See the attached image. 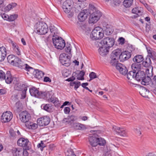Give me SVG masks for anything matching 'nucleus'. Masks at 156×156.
Here are the masks:
<instances>
[{
  "label": "nucleus",
  "mask_w": 156,
  "mask_h": 156,
  "mask_svg": "<svg viewBox=\"0 0 156 156\" xmlns=\"http://www.w3.org/2000/svg\"><path fill=\"white\" fill-rule=\"evenodd\" d=\"M140 94L141 95L145 98H148V95L149 93V90L145 87H142L139 91Z\"/></svg>",
  "instance_id": "393cba45"
},
{
  "label": "nucleus",
  "mask_w": 156,
  "mask_h": 156,
  "mask_svg": "<svg viewBox=\"0 0 156 156\" xmlns=\"http://www.w3.org/2000/svg\"><path fill=\"white\" fill-rule=\"evenodd\" d=\"M141 10V8L139 7H136L132 9V13L136 14L133 16L134 18H137L142 15Z\"/></svg>",
  "instance_id": "412c9836"
},
{
  "label": "nucleus",
  "mask_w": 156,
  "mask_h": 156,
  "mask_svg": "<svg viewBox=\"0 0 156 156\" xmlns=\"http://www.w3.org/2000/svg\"><path fill=\"white\" fill-rule=\"evenodd\" d=\"M85 72L83 70L81 71L77 75V79L79 80H83Z\"/></svg>",
  "instance_id": "49530a36"
},
{
  "label": "nucleus",
  "mask_w": 156,
  "mask_h": 156,
  "mask_svg": "<svg viewBox=\"0 0 156 156\" xmlns=\"http://www.w3.org/2000/svg\"><path fill=\"white\" fill-rule=\"evenodd\" d=\"M122 69L119 71V72L123 75H126L128 72V70L126 67L124 65Z\"/></svg>",
  "instance_id": "8fccbe9b"
},
{
  "label": "nucleus",
  "mask_w": 156,
  "mask_h": 156,
  "mask_svg": "<svg viewBox=\"0 0 156 156\" xmlns=\"http://www.w3.org/2000/svg\"><path fill=\"white\" fill-rule=\"evenodd\" d=\"M22 105L19 101L16 102L15 105L14 107L16 111L17 112H19L21 111V108Z\"/></svg>",
  "instance_id": "a18cd8bd"
},
{
  "label": "nucleus",
  "mask_w": 156,
  "mask_h": 156,
  "mask_svg": "<svg viewBox=\"0 0 156 156\" xmlns=\"http://www.w3.org/2000/svg\"><path fill=\"white\" fill-rule=\"evenodd\" d=\"M145 74L144 71H139L136 73L135 76V79L138 81H141L145 77Z\"/></svg>",
  "instance_id": "aec40b11"
},
{
  "label": "nucleus",
  "mask_w": 156,
  "mask_h": 156,
  "mask_svg": "<svg viewBox=\"0 0 156 156\" xmlns=\"http://www.w3.org/2000/svg\"><path fill=\"white\" fill-rule=\"evenodd\" d=\"M33 75L36 78L38 79H40L43 76L44 73L41 71H39L38 69L35 70L33 73Z\"/></svg>",
  "instance_id": "2f4dec72"
},
{
  "label": "nucleus",
  "mask_w": 156,
  "mask_h": 156,
  "mask_svg": "<svg viewBox=\"0 0 156 156\" xmlns=\"http://www.w3.org/2000/svg\"><path fill=\"white\" fill-rule=\"evenodd\" d=\"M13 78L12 77L9 71H8L5 74V79L6 83L7 84H10L12 83Z\"/></svg>",
  "instance_id": "cd10ccee"
},
{
  "label": "nucleus",
  "mask_w": 156,
  "mask_h": 156,
  "mask_svg": "<svg viewBox=\"0 0 156 156\" xmlns=\"http://www.w3.org/2000/svg\"><path fill=\"white\" fill-rule=\"evenodd\" d=\"M89 141L90 144L93 147H95L98 145L97 138L94 136H90L89 138Z\"/></svg>",
  "instance_id": "bb28decb"
},
{
  "label": "nucleus",
  "mask_w": 156,
  "mask_h": 156,
  "mask_svg": "<svg viewBox=\"0 0 156 156\" xmlns=\"http://www.w3.org/2000/svg\"><path fill=\"white\" fill-rule=\"evenodd\" d=\"M13 52L18 55H21V52L19 46L13 50Z\"/></svg>",
  "instance_id": "052dcab7"
},
{
  "label": "nucleus",
  "mask_w": 156,
  "mask_h": 156,
  "mask_svg": "<svg viewBox=\"0 0 156 156\" xmlns=\"http://www.w3.org/2000/svg\"><path fill=\"white\" fill-rule=\"evenodd\" d=\"M100 19V18L96 16H94V15L90 14V17L89 18V22L90 23H96Z\"/></svg>",
  "instance_id": "473e14b6"
},
{
  "label": "nucleus",
  "mask_w": 156,
  "mask_h": 156,
  "mask_svg": "<svg viewBox=\"0 0 156 156\" xmlns=\"http://www.w3.org/2000/svg\"><path fill=\"white\" fill-rule=\"evenodd\" d=\"M133 60L134 62H136L137 63H139L144 60V58L142 55H138L134 56Z\"/></svg>",
  "instance_id": "72a5a7b5"
},
{
  "label": "nucleus",
  "mask_w": 156,
  "mask_h": 156,
  "mask_svg": "<svg viewBox=\"0 0 156 156\" xmlns=\"http://www.w3.org/2000/svg\"><path fill=\"white\" fill-rule=\"evenodd\" d=\"M20 118L21 121L25 123H27L30 120L31 116L26 111H23L20 114Z\"/></svg>",
  "instance_id": "9d476101"
},
{
  "label": "nucleus",
  "mask_w": 156,
  "mask_h": 156,
  "mask_svg": "<svg viewBox=\"0 0 156 156\" xmlns=\"http://www.w3.org/2000/svg\"><path fill=\"white\" fill-rule=\"evenodd\" d=\"M71 45L69 44V45L67 46L66 48L65 49L66 52L68 53H70L71 50Z\"/></svg>",
  "instance_id": "0e129e2a"
},
{
  "label": "nucleus",
  "mask_w": 156,
  "mask_h": 156,
  "mask_svg": "<svg viewBox=\"0 0 156 156\" xmlns=\"http://www.w3.org/2000/svg\"><path fill=\"white\" fill-rule=\"evenodd\" d=\"M100 55L102 56H105L107 55L109 51V49L103 46L100 47L98 49Z\"/></svg>",
  "instance_id": "4be33fe9"
},
{
  "label": "nucleus",
  "mask_w": 156,
  "mask_h": 156,
  "mask_svg": "<svg viewBox=\"0 0 156 156\" xmlns=\"http://www.w3.org/2000/svg\"><path fill=\"white\" fill-rule=\"evenodd\" d=\"M60 38H59L58 36H55V35L53 36L52 39L53 44L57 49L58 48V47L59 45L58 44L60 41Z\"/></svg>",
  "instance_id": "e433bc0d"
},
{
  "label": "nucleus",
  "mask_w": 156,
  "mask_h": 156,
  "mask_svg": "<svg viewBox=\"0 0 156 156\" xmlns=\"http://www.w3.org/2000/svg\"><path fill=\"white\" fill-rule=\"evenodd\" d=\"M60 62L66 66H68L70 64V57L65 53L60 54L59 58Z\"/></svg>",
  "instance_id": "423d86ee"
},
{
  "label": "nucleus",
  "mask_w": 156,
  "mask_h": 156,
  "mask_svg": "<svg viewBox=\"0 0 156 156\" xmlns=\"http://www.w3.org/2000/svg\"><path fill=\"white\" fill-rule=\"evenodd\" d=\"M13 117V115L10 112L6 111L2 114L1 117V121L3 122H9Z\"/></svg>",
  "instance_id": "f8f14e48"
},
{
  "label": "nucleus",
  "mask_w": 156,
  "mask_h": 156,
  "mask_svg": "<svg viewBox=\"0 0 156 156\" xmlns=\"http://www.w3.org/2000/svg\"><path fill=\"white\" fill-rule=\"evenodd\" d=\"M62 73L63 76L67 77L70 75L71 72L69 70L66 69L63 70Z\"/></svg>",
  "instance_id": "3c124183"
},
{
  "label": "nucleus",
  "mask_w": 156,
  "mask_h": 156,
  "mask_svg": "<svg viewBox=\"0 0 156 156\" xmlns=\"http://www.w3.org/2000/svg\"><path fill=\"white\" fill-rule=\"evenodd\" d=\"M37 147H38L40 148V149L41 151H43V149L44 147H45V145L43 143L42 141H41V143L37 145Z\"/></svg>",
  "instance_id": "69168bd1"
},
{
  "label": "nucleus",
  "mask_w": 156,
  "mask_h": 156,
  "mask_svg": "<svg viewBox=\"0 0 156 156\" xmlns=\"http://www.w3.org/2000/svg\"><path fill=\"white\" fill-rule=\"evenodd\" d=\"M150 86L152 88H156V81L153 80L152 81L151 83L150 84Z\"/></svg>",
  "instance_id": "338daca9"
},
{
  "label": "nucleus",
  "mask_w": 156,
  "mask_h": 156,
  "mask_svg": "<svg viewBox=\"0 0 156 156\" xmlns=\"http://www.w3.org/2000/svg\"><path fill=\"white\" fill-rule=\"evenodd\" d=\"M146 48L148 54L147 57H149L153 59L155 58L156 53L153 49L150 47Z\"/></svg>",
  "instance_id": "a878e982"
},
{
  "label": "nucleus",
  "mask_w": 156,
  "mask_h": 156,
  "mask_svg": "<svg viewBox=\"0 0 156 156\" xmlns=\"http://www.w3.org/2000/svg\"><path fill=\"white\" fill-rule=\"evenodd\" d=\"M7 54L6 49L4 47L2 46L0 47V62L3 61Z\"/></svg>",
  "instance_id": "6ab92c4d"
},
{
  "label": "nucleus",
  "mask_w": 156,
  "mask_h": 156,
  "mask_svg": "<svg viewBox=\"0 0 156 156\" xmlns=\"http://www.w3.org/2000/svg\"><path fill=\"white\" fill-rule=\"evenodd\" d=\"M113 128L119 135L123 136H127V134L124 128H120L115 126H113Z\"/></svg>",
  "instance_id": "dca6fc26"
},
{
  "label": "nucleus",
  "mask_w": 156,
  "mask_h": 156,
  "mask_svg": "<svg viewBox=\"0 0 156 156\" xmlns=\"http://www.w3.org/2000/svg\"><path fill=\"white\" fill-rule=\"evenodd\" d=\"M60 38H59L58 36H55V35L53 36L52 39L53 44L57 49L58 48V47L59 45L58 44L60 41Z\"/></svg>",
  "instance_id": "c9c22d12"
},
{
  "label": "nucleus",
  "mask_w": 156,
  "mask_h": 156,
  "mask_svg": "<svg viewBox=\"0 0 156 156\" xmlns=\"http://www.w3.org/2000/svg\"><path fill=\"white\" fill-rule=\"evenodd\" d=\"M17 5V4L15 3H12L8 5L7 6L4 8V10L5 11H8L13 9Z\"/></svg>",
  "instance_id": "79ce46f5"
},
{
  "label": "nucleus",
  "mask_w": 156,
  "mask_h": 156,
  "mask_svg": "<svg viewBox=\"0 0 156 156\" xmlns=\"http://www.w3.org/2000/svg\"><path fill=\"white\" fill-rule=\"evenodd\" d=\"M48 101L53 103L55 106L58 108L60 107L61 101L58 100V98L54 97H51L48 99Z\"/></svg>",
  "instance_id": "a211bd4d"
},
{
  "label": "nucleus",
  "mask_w": 156,
  "mask_h": 156,
  "mask_svg": "<svg viewBox=\"0 0 156 156\" xmlns=\"http://www.w3.org/2000/svg\"><path fill=\"white\" fill-rule=\"evenodd\" d=\"M73 1L72 0H66L62 4V8L64 12L66 13L70 12L73 6Z\"/></svg>",
  "instance_id": "6e6552de"
},
{
  "label": "nucleus",
  "mask_w": 156,
  "mask_h": 156,
  "mask_svg": "<svg viewBox=\"0 0 156 156\" xmlns=\"http://www.w3.org/2000/svg\"><path fill=\"white\" fill-rule=\"evenodd\" d=\"M89 77L90 78V79L89 80L90 81L91 80L97 77L96 73L93 72H91L89 74Z\"/></svg>",
  "instance_id": "603ef678"
},
{
  "label": "nucleus",
  "mask_w": 156,
  "mask_h": 156,
  "mask_svg": "<svg viewBox=\"0 0 156 156\" xmlns=\"http://www.w3.org/2000/svg\"><path fill=\"white\" fill-rule=\"evenodd\" d=\"M104 36L102 28L99 27H96L92 31L90 37L92 40H96L101 39Z\"/></svg>",
  "instance_id": "f03ea898"
},
{
  "label": "nucleus",
  "mask_w": 156,
  "mask_h": 156,
  "mask_svg": "<svg viewBox=\"0 0 156 156\" xmlns=\"http://www.w3.org/2000/svg\"><path fill=\"white\" fill-rule=\"evenodd\" d=\"M50 121L49 118L47 116H44L38 119L37 122L40 126H44L49 124Z\"/></svg>",
  "instance_id": "9b49d317"
},
{
  "label": "nucleus",
  "mask_w": 156,
  "mask_h": 156,
  "mask_svg": "<svg viewBox=\"0 0 156 156\" xmlns=\"http://www.w3.org/2000/svg\"><path fill=\"white\" fill-rule=\"evenodd\" d=\"M120 3L119 0H115L112 1L111 2V5L113 7L119 5Z\"/></svg>",
  "instance_id": "5fc2aeb1"
},
{
  "label": "nucleus",
  "mask_w": 156,
  "mask_h": 156,
  "mask_svg": "<svg viewBox=\"0 0 156 156\" xmlns=\"http://www.w3.org/2000/svg\"><path fill=\"white\" fill-rule=\"evenodd\" d=\"M77 119V117L73 115L71 116H68L67 118H65L63 119V122H66L68 124L71 125L72 126L73 122Z\"/></svg>",
  "instance_id": "f3484780"
},
{
  "label": "nucleus",
  "mask_w": 156,
  "mask_h": 156,
  "mask_svg": "<svg viewBox=\"0 0 156 156\" xmlns=\"http://www.w3.org/2000/svg\"><path fill=\"white\" fill-rule=\"evenodd\" d=\"M9 42L10 43L12 44V48H13V50L15 49V48L18 47V46L17 45V44L15 42H14L12 41L11 40H9Z\"/></svg>",
  "instance_id": "13d9d810"
},
{
  "label": "nucleus",
  "mask_w": 156,
  "mask_h": 156,
  "mask_svg": "<svg viewBox=\"0 0 156 156\" xmlns=\"http://www.w3.org/2000/svg\"><path fill=\"white\" fill-rule=\"evenodd\" d=\"M34 27L37 33L40 34H45L48 30L47 24L44 22L37 23Z\"/></svg>",
  "instance_id": "7ed1b4c3"
},
{
  "label": "nucleus",
  "mask_w": 156,
  "mask_h": 156,
  "mask_svg": "<svg viewBox=\"0 0 156 156\" xmlns=\"http://www.w3.org/2000/svg\"><path fill=\"white\" fill-rule=\"evenodd\" d=\"M97 139L98 145L103 146L105 145L106 142L105 140L101 138H97Z\"/></svg>",
  "instance_id": "c03bdc74"
},
{
  "label": "nucleus",
  "mask_w": 156,
  "mask_h": 156,
  "mask_svg": "<svg viewBox=\"0 0 156 156\" xmlns=\"http://www.w3.org/2000/svg\"><path fill=\"white\" fill-rule=\"evenodd\" d=\"M71 126L76 129L83 130L86 129L84 125L79 123H73Z\"/></svg>",
  "instance_id": "5701e85b"
},
{
  "label": "nucleus",
  "mask_w": 156,
  "mask_h": 156,
  "mask_svg": "<svg viewBox=\"0 0 156 156\" xmlns=\"http://www.w3.org/2000/svg\"><path fill=\"white\" fill-rule=\"evenodd\" d=\"M111 60L110 62V64L112 66H115L118 63V60L111 56Z\"/></svg>",
  "instance_id": "de8ad7c7"
},
{
  "label": "nucleus",
  "mask_w": 156,
  "mask_h": 156,
  "mask_svg": "<svg viewBox=\"0 0 156 156\" xmlns=\"http://www.w3.org/2000/svg\"><path fill=\"white\" fill-rule=\"evenodd\" d=\"M142 64L145 67L150 66L151 64V62L149 57H147L145 60L143 62Z\"/></svg>",
  "instance_id": "f704fd0d"
},
{
  "label": "nucleus",
  "mask_w": 156,
  "mask_h": 156,
  "mask_svg": "<svg viewBox=\"0 0 156 156\" xmlns=\"http://www.w3.org/2000/svg\"><path fill=\"white\" fill-rule=\"evenodd\" d=\"M142 65L140 64L134 63L131 65V67L132 71L136 73L137 72L141 71L140 69H141Z\"/></svg>",
  "instance_id": "b1692460"
},
{
  "label": "nucleus",
  "mask_w": 156,
  "mask_h": 156,
  "mask_svg": "<svg viewBox=\"0 0 156 156\" xmlns=\"http://www.w3.org/2000/svg\"><path fill=\"white\" fill-rule=\"evenodd\" d=\"M148 72L149 70H147L146 73L147 74V76H145V77H144L142 80L141 81V83L142 85H148L149 84V82L151 81V79L150 77L152 76V74L149 73Z\"/></svg>",
  "instance_id": "2eb2a0df"
},
{
  "label": "nucleus",
  "mask_w": 156,
  "mask_h": 156,
  "mask_svg": "<svg viewBox=\"0 0 156 156\" xmlns=\"http://www.w3.org/2000/svg\"><path fill=\"white\" fill-rule=\"evenodd\" d=\"M131 56V52L125 51L122 52L120 55V60L123 62L128 60Z\"/></svg>",
  "instance_id": "4468645a"
},
{
  "label": "nucleus",
  "mask_w": 156,
  "mask_h": 156,
  "mask_svg": "<svg viewBox=\"0 0 156 156\" xmlns=\"http://www.w3.org/2000/svg\"><path fill=\"white\" fill-rule=\"evenodd\" d=\"M9 133L11 136L12 137H15L16 136L15 132L12 129H10Z\"/></svg>",
  "instance_id": "774afa93"
},
{
  "label": "nucleus",
  "mask_w": 156,
  "mask_h": 156,
  "mask_svg": "<svg viewBox=\"0 0 156 156\" xmlns=\"http://www.w3.org/2000/svg\"><path fill=\"white\" fill-rule=\"evenodd\" d=\"M123 66L124 65L120 63H118L115 66V67L116 69L119 72L120 70H121L123 67L122 66Z\"/></svg>",
  "instance_id": "bf43d9fd"
},
{
  "label": "nucleus",
  "mask_w": 156,
  "mask_h": 156,
  "mask_svg": "<svg viewBox=\"0 0 156 156\" xmlns=\"http://www.w3.org/2000/svg\"><path fill=\"white\" fill-rule=\"evenodd\" d=\"M11 99L13 101H18V98L17 94H16L12 95L11 96Z\"/></svg>",
  "instance_id": "4d7b16f0"
},
{
  "label": "nucleus",
  "mask_w": 156,
  "mask_h": 156,
  "mask_svg": "<svg viewBox=\"0 0 156 156\" xmlns=\"http://www.w3.org/2000/svg\"><path fill=\"white\" fill-rule=\"evenodd\" d=\"M88 9H84L79 14L78 18L79 20L81 22L84 21L89 15Z\"/></svg>",
  "instance_id": "ddd939ff"
},
{
  "label": "nucleus",
  "mask_w": 156,
  "mask_h": 156,
  "mask_svg": "<svg viewBox=\"0 0 156 156\" xmlns=\"http://www.w3.org/2000/svg\"><path fill=\"white\" fill-rule=\"evenodd\" d=\"M104 32L106 35H110L112 33L110 28L107 27H106L105 29Z\"/></svg>",
  "instance_id": "6e6d98bb"
},
{
  "label": "nucleus",
  "mask_w": 156,
  "mask_h": 156,
  "mask_svg": "<svg viewBox=\"0 0 156 156\" xmlns=\"http://www.w3.org/2000/svg\"><path fill=\"white\" fill-rule=\"evenodd\" d=\"M136 73L132 71H129L127 74V77L128 80H131L135 78Z\"/></svg>",
  "instance_id": "ea45409f"
},
{
  "label": "nucleus",
  "mask_w": 156,
  "mask_h": 156,
  "mask_svg": "<svg viewBox=\"0 0 156 156\" xmlns=\"http://www.w3.org/2000/svg\"><path fill=\"white\" fill-rule=\"evenodd\" d=\"M49 29L53 37L54 35L55 36H57V34H58V31L57 28L54 26L51 25L49 27Z\"/></svg>",
  "instance_id": "4c0bfd02"
},
{
  "label": "nucleus",
  "mask_w": 156,
  "mask_h": 156,
  "mask_svg": "<svg viewBox=\"0 0 156 156\" xmlns=\"http://www.w3.org/2000/svg\"><path fill=\"white\" fill-rule=\"evenodd\" d=\"M5 74L2 70H0V78L5 79Z\"/></svg>",
  "instance_id": "e2e57ef3"
},
{
  "label": "nucleus",
  "mask_w": 156,
  "mask_h": 156,
  "mask_svg": "<svg viewBox=\"0 0 156 156\" xmlns=\"http://www.w3.org/2000/svg\"><path fill=\"white\" fill-rule=\"evenodd\" d=\"M13 63H14V64H13V65L17 66L21 69H24L28 71L29 72L31 70H34L33 68L27 64H24L19 58L16 56H15Z\"/></svg>",
  "instance_id": "20e7f679"
},
{
  "label": "nucleus",
  "mask_w": 156,
  "mask_h": 156,
  "mask_svg": "<svg viewBox=\"0 0 156 156\" xmlns=\"http://www.w3.org/2000/svg\"><path fill=\"white\" fill-rule=\"evenodd\" d=\"M58 44L59 45L58 47V49H62L65 46V42L64 40L60 37V41Z\"/></svg>",
  "instance_id": "a19ab883"
},
{
  "label": "nucleus",
  "mask_w": 156,
  "mask_h": 156,
  "mask_svg": "<svg viewBox=\"0 0 156 156\" xmlns=\"http://www.w3.org/2000/svg\"><path fill=\"white\" fill-rule=\"evenodd\" d=\"M89 14L94 15V16H98L100 18L101 16V12L94 5L92 4H90L89 5Z\"/></svg>",
  "instance_id": "0eeeda50"
},
{
  "label": "nucleus",
  "mask_w": 156,
  "mask_h": 156,
  "mask_svg": "<svg viewBox=\"0 0 156 156\" xmlns=\"http://www.w3.org/2000/svg\"><path fill=\"white\" fill-rule=\"evenodd\" d=\"M13 156H22V148H14L12 150Z\"/></svg>",
  "instance_id": "7c9ffc66"
},
{
  "label": "nucleus",
  "mask_w": 156,
  "mask_h": 156,
  "mask_svg": "<svg viewBox=\"0 0 156 156\" xmlns=\"http://www.w3.org/2000/svg\"><path fill=\"white\" fill-rule=\"evenodd\" d=\"M17 143L19 146L24 147L25 149L28 150L31 148L30 143L27 139L24 138H20L18 140Z\"/></svg>",
  "instance_id": "1a4fd4ad"
},
{
  "label": "nucleus",
  "mask_w": 156,
  "mask_h": 156,
  "mask_svg": "<svg viewBox=\"0 0 156 156\" xmlns=\"http://www.w3.org/2000/svg\"><path fill=\"white\" fill-rule=\"evenodd\" d=\"M121 53V51L119 49H117L113 51L111 54V57L115 58L118 60L120 59V55Z\"/></svg>",
  "instance_id": "c85d7f7f"
},
{
  "label": "nucleus",
  "mask_w": 156,
  "mask_h": 156,
  "mask_svg": "<svg viewBox=\"0 0 156 156\" xmlns=\"http://www.w3.org/2000/svg\"><path fill=\"white\" fill-rule=\"evenodd\" d=\"M133 0H124L123 2V5L126 8H129L133 4Z\"/></svg>",
  "instance_id": "58836bf2"
},
{
  "label": "nucleus",
  "mask_w": 156,
  "mask_h": 156,
  "mask_svg": "<svg viewBox=\"0 0 156 156\" xmlns=\"http://www.w3.org/2000/svg\"><path fill=\"white\" fill-rule=\"evenodd\" d=\"M27 90V87H25L24 89L22 91V93L21 94L22 99H24L25 98L26 96V91Z\"/></svg>",
  "instance_id": "680f3d73"
},
{
  "label": "nucleus",
  "mask_w": 156,
  "mask_h": 156,
  "mask_svg": "<svg viewBox=\"0 0 156 156\" xmlns=\"http://www.w3.org/2000/svg\"><path fill=\"white\" fill-rule=\"evenodd\" d=\"M42 108H43V109L48 112H50L51 110V105L49 104H46L45 105L43 104L41 106Z\"/></svg>",
  "instance_id": "09e8293b"
},
{
  "label": "nucleus",
  "mask_w": 156,
  "mask_h": 156,
  "mask_svg": "<svg viewBox=\"0 0 156 156\" xmlns=\"http://www.w3.org/2000/svg\"><path fill=\"white\" fill-rule=\"evenodd\" d=\"M25 125L27 128L30 129H35L37 127V124L31 122L30 121L26 123Z\"/></svg>",
  "instance_id": "c756f323"
},
{
  "label": "nucleus",
  "mask_w": 156,
  "mask_h": 156,
  "mask_svg": "<svg viewBox=\"0 0 156 156\" xmlns=\"http://www.w3.org/2000/svg\"><path fill=\"white\" fill-rule=\"evenodd\" d=\"M18 17V15L17 14H13L9 16V21H12L15 20Z\"/></svg>",
  "instance_id": "864d4df0"
},
{
  "label": "nucleus",
  "mask_w": 156,
  "mask_h": 156,
  "mask_svg": "<svg viewBox=\"0 0 156 156\" xmlns=\"http://www.w3.org/2000/svg\"><path fill=\"white\" fill-rule=\"evenodd\" d=\"M29 91L31 96L39 98H47L50 96L49 92L39 91L38 90L34 87L30 88Z\"/></svg>",
  "instance_id": "f257e3e1"
},
{
  "label": "nucleus",
  "mask_w": 156,
  "mask_h": 156,
  "mask_svg": "<svg viewBox=\"0 0 156 156\" xmlns=\"http://www.w3.org/2000/svg\"><path fill=\"white\" fill-rule=\"evenodd\" d=\"M15 56L13 55H9L7 57L8 62L11 64L13 65L14 64L13 63L15 59Z\"/></svg>",
  "instance_id": "37998d69"
},
{
  "label": "nucleus",
  "mask_w": 156,
  "mask_h": 156,
  "mask_svg": "<svg viewBox=\"0 0 156 156\" xmlns=\"http://www.w3.org/2000/svg\"><path fill=\"white\" fill-rule=\"evenodd\" d=\"M115 40L112 37L108 36L105 37L101 41V44L109 49L114 45Z\"/></svg>",
  "instance_id": "39448f33"
}]
</instances>
